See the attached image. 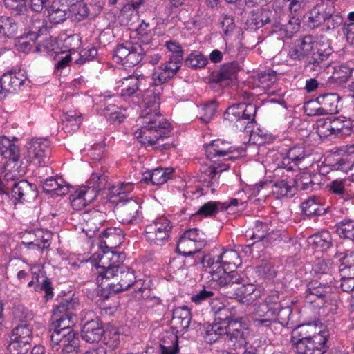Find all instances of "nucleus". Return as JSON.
Instances as JSON below:
<instances>
[{"label":"nucleus","mask_w":354,"mask_h":354,"mask_svg":"<svg viewBox=\"0 0 354 354\" xmlns=\"http://www.w3.org/2000/svg\"><path fill=\"white\" fill-rule=\"evenodd\" d=\"M156 85H152L143 91V109L139 123L140 129L136 132V138L142 145H158L161 150L169 149V145L164 143V138L171 131V124L161 115L159 111L160 97Z\"/></svg>","instance_id":"obj_1"},{"label":"nucleus","mask_w":354,"mask_h":354,"mask_svg":"<svg viewBox=\"0 0 354 354\" xmlns=\"http://www.w3.org/2000/svg\"><path fill=\"white\" fill-rule=\"evenodd\" d=\"M289 54L292 59H305V70L313 75L320 73L329 66L327 59L330 49L322 50L317 44H315L310 35L297 40Z\"/></svg>","instance_id":"obj_2"},{"label":"nucleus","mask_w":354,"mask_h":354,"mask_svg":"<svg viewBox=\"0 0 354 354\" xmlns=\"http://www.w3.org/2000/svg\"><path fill=\"white\" fill-rule=\"evenodd\" d=\"M188 263L194 265L199 262L205 263L206 262L209 266V272L212 277L219 275L228 274L227 272H237L235 269L241 264V259L239 253L234 250H224L222 253L213 258L204 256L199 257L198 259L192 261L187 260Z\"/></svg>","instance_id":"obj_3"},{"label":"nucleus","mask_w":354,"mask_h":354,"mask_svg":"<svg viewBox=\"0 0 354 354\" xmlns=\"http://www.w3.org/2000/svg\"><path fill=\"white\" fill-rule=\"evenodd\" d=\"M292 301L288 299L280 301L279 304L267 308V311L264 315H259L258 317L254 319V323L256 326H265L268 327L270 330L276 328V325L279 323L281 326L287 325L290 319L292 313V308L290 306Z\"/></svg>","instance_id":"obj_4"},{"label":"nucleus","mask_w":354,"mask_h":354,"mask_svg":"<svg viewBox=\"0 0 354 354\" xmlns=\"http://www.w3.org/2000/svg\"><path fill=\"white\" fill-rule=\"evenodd\" d=\"M135 276L132 269L125 265H119L115 270L107 271V275L104 277V281L102 282L104 288H109L113 292L127 290L134 282Z\"/></svg>","instance_id":"obj_5"},{"label":"nucleus","mask_w":354,"mask_h":354,"mask_svg":"<svg viewBox=\"0 0 354 354\" xmlns=\"http://www.w3.org/2000/svg\"><path fill=\"white\" fill-rule=\"evenodd\" d=\"M171 228L170 221L160 217L145 227V239L151 245H163L168 241Z\"/></svg>","instance_id":"obj_6"},{"label":"nucleus","mask_w":354,"mask_h":354,"mask_svg":"<svg viewBox=\"0 0 354 354\" xmlns=\"http://www.w3.org/2000/svg\"><path fill=\"white\" fill-rule=\"evenodd\" d=\"M203 233H199L198 229H189L180 237L176 250L183 256H191L199 252L205 245Z\"/></svg>","instance_id":"obj_7"},{"label":"nucleus","mask_w":354,"mask_h":354,"mask_svg":"<svg viewBox=\"0 0 354 354\" xmlns=\"http://www.w3.org/2000/svg\"><path fill=\"white\" fill-rule=\"evenodd\" d=\"M124 259L123 253H118L113 250L103 251L102 254L95 253L91 257V259L95 263L96 269L102 281L104 277L107 275V271L110 270L115 272L119 265H124L122 262Z\"/></svg>","instance_id":"obj_8"},{"label":"nucleus","mask_w":354,"mask_h":354,"mask_svg":"<svg viewBox=\"0 0 354 354\" xmlns=\"http://www.w3.org/2000/svg\"><path fill=\"white\" fill-rule=\"evenodd\" d=\"M138 202L132 198L121 199L117 203L114 207V212L120 222L124 224H132L139 220Z\"/></svg>","instance_id":"obj_9"},{"label":"nucleus","mask_w":354,"mask_h":354,"mask_svg":"<svg viewBox=\"0 0 354 354\" xmlns=\"http://www.w3.org/2000/svg\"><path fill=\"white\" fill-rule=\"evenodd\" d=\"M50 342L52 349L58 351L62 346V348L77 347L79 344L77 334L73 328H65L61 330L57 328H50Z\"/></svg>","instance_id":"obj_10"},{"label":"nucleus","mask_w":354,"mask_h":354,"mask_svg":"<svg viewBox=\"0 0 354 354\" xmlns=\"http://www.w3.org/2000/svg\"><path fill=\"white\" fill-rule=\"evenodd\" d=\"M50 142L46 138H33L27 145L30 159L40 166L49 163Z\"/></svg>","instance_id":"obj_11"},{"label":"nucleus","mask_w":354,"mask_h":354,"mask_svg":"<svg viewBox=\"0 0 354 354\" xmlns=\"http://www.w3.org/2000/svg\"><path fill=\"white\" fill-rule=\"evenodd\" d=\"M312 162L310 154L306 152L304 147L295 146L288 151L286 157L283 159L282 165L287 170H292L293 166L290 165L292 163L299 169H302L310 166Z\"/></svg>","instance_id":"obj_12"},{"label":"nucleus","mask_w":354,"mask_h":354,"mask_svg":"<svg viewBox=\"0 0 354 354\" xmlns=\"http://www.w3.org/2000/svg\"><path fill=\"white\" fill-rule=\"evenodd\" d=\"M108 180L105 175L97 173L91 174L87 184L82 186L78 191V196L82 195L88 203L93 202L100 190L106 189Z\"/></svg>","instance_id":"obj_13"},{"label":"nucleus","mask_w":354,"mask_h":354,"mask_svg":"<svg viewBox=\"0 0 354 354\" xmlns=\"http://www.w3.org/2000/svg\"><path fill=\"white\" fill-rule=\"evenodd\" d=\"M241 319L231 320L227 325V337L234 349L241 348L247 344L249 331Z\"/></svg>","instance_id":"obj_14"},{"label":"nucleus","mask_w":354,"mask_h":354,"mask_svg":"<svg viewBox=\"0 0 354 354\" xmlns=\"http://www.w3.org/2000/svg\"><path fill=\"white\" fill-rule=\"evenodd\" d=\"M224 275L213 277L215 280H218L221 286L223 288V291L230 298H238L240 296L242 288L243 273L227 272Z\"/></svg>","instance_id":"obj_15"},{"label":"nucleus","mask_w":354,"mask_h":354,"mask_svg":"<svg viewBox=\"0 0 354 354\" xmlns=\"http://www.w3.org/2000/svg\"><path fill=\"white\" fill-rule=\"evenodd\" d=\"M324 331L319 330L315 324L308 323L301 324L294 329L292 332V341H312L327 342L326 335Z\"/></svg>","instance_id":"obj_16"},{"label":"nucleus","mask_w":354,"mask_h":354,"mask_svg":"<svg viewBox=\"0 0 354 354\" xmlns=\"http://www.w3.org/2000/svg\"><path fill=\"white\" fill-rule=\"evenodd\" d=\"M105 221V213L97 209H91L82 214V224L84 225L83 231L89 238L94 236Z\"/></svg>","instance_id":"obj_17"},{"label":"nucleus","mask_w":354,"mask_h":354,"mask_svg":"<svg viewBox=\"0 0 354 354\" xmlns=\"http://www.w3.org/2000/svg\"><path fill=\"white\" fill-rule=\"evenodd\" d=\"M26 79L24 72L21 71L3 74L0 79V100L6 97V93H12L19 88Z\"/></svg>","instance_id":"obj_18"},{"label":"nucleus","mask_w":354,"mask_h":354,"mask_svg":"<svg viewBox=\"0 0 354 354\" xmlns=\"http://www.w3.org/2000/svg\"><path fill=\"white\" fill-rule=\"evenodd\" d=\"M230 167L228 164H218L217 166H209L205 169L198 176V180L203 183V187L200 191H203L205 188H210L211 192L214 193L216 187L218 185V178L216 175Z\"/></svg>","instance_id":"obj_19"},{"label":"nucleus","mask_w":354,"mask_h":354,"mask_svg":"<svg viewBox=\"0 0 354 354\" xmlns=\"http://www.w3.org/2000/svg\"><path fill=\"white\" fill-rule=\"evenodd\" d=\"M339 96L335 93L319 95L315 99V102L319 105L315 111V115H323L335 114L338 112Z\"/></svg>","instance_id":"obj_20"},{"label":"nucleus","mask_w":354,"mask_h":354,"mask_svg":"<svg viewBox=\"0 0 354 354\" xmlns=\"http://www.w3.org/2000/svg\"><path fill=\"white\" fill-rule=\"evenodd\" d=\"M333 12H335L334 3L330 0H324L310 11L309 21L313 24V26L325 24L327 19Z\"/></svg>","instance_id":"obj_21"},{"label":"nucleus","mask_w":354,"mask_h":354,"mask_svg":"<svg viewBox=\"0 0 354 354\" xmlns=\"http://www.w3.org/2000/svg\"><path fill=\"white\" fill-rule=\"evenodd\" d=\"M124 239L122 230L120 228H108L100 236L99 247L103 251L112 250L120 246Z\"/></svg>","instance_id":"obj_22"},{"label":"nucleus","mask_w":354,"mask_h":354,"mask_svg":"<svg viewBox=\"0 0 354 354\" xmlns=\"http://www.w3.org/2000/svg\"><path fill=\"white\" fill-rule=\"evenodd\" d=\"M332 288L328 283H322L319 280H313L307 285L306 299L310 302H315L317 299L326 301L330 299Z\"/></svg>","instance_id":"obj_23"},{"label":"nucleus","mask_w":354,"mask_h":354,"mask_svg":"<svg viewBox=\"0 0 354 354\" xmlns=\"http://www.w3.org/2000/svg\"><path fill=\"white\" fill-rule=\"evenodd\" d=\"M191 319L190 310L186 306L177 308L173 311L171 328L176 333H184L187 330Z\"/></svg>","instance_id":"obj_24"},{"label":"nucleus","mask_w":354,"mask_h":354,"mask_svg":"<svg viewBox=\"0 0 354 354\" xmlns=\"http://www.w3.org/2000/svg\"><path fill=\"white\" fill-rule=\"evenodd\" d=\"M239 71L237 63L232 62L222 66L216 75H213L212 82L220 84L221 86H228L236 80V75Z\"/></svg>","instance_id":"obj_25"},{"label":"nucleus","mask_w":354,"mask_h":354,"mask_svg":"<svg viewBox=\"0 0 354 354\" xmlns=\"http://www.w3.org/2000/svg\"><path fill=\"white\" fill-rule=\"evenodd\" d=\"M104 332L102 324L97 319H92L83 326L81 335L86 342L94 343L101 339Z\"/></svg>","instance_id":"obj_26"},{"label":"nucleus","mask_w":354,"mask_h":354,"mask_svg":"<svg viewBox=\"0 0 354 354\" xmlns=\"http://www.w3.org/2000/svg\"><path fill=\"white\" fill-rule=\"evenodd\" d=\"M326 342L295 341L293 344L297 354H324Z\"/></svg>","instance_id":"obj_27"},{"label":"nucleus","mask_w":354,"mask_h":354,"mask_svg":"<svg viewBox=\"0 0 354 354\" xmlns=\"http://www.w3.org/2000/svg\"><path fill=\"white\" fill-rule=\"evenodd\" d=\"M41 186L46 193H53L57 196H64L69 192V186L61 178L56 179L53 177L41 181Z\"/></svg>","instance_id":"obj_28"},{"label":"nucleus","mask_w":354,"mask_h":354,"mask_svg":"<svg viewBox=\"0 0 354 354\" xmlns=\"http://www.w3.org/2000/svg\"><path fill=\"white\" fill-rule=\"evenodd\" d=\"M254 84L256 87L261 88L264 91H269L277 81V73L268 70L257 73L252 77Z\"/></svg>","instance_id":"obj_29"},{"label":"nucleus","mask_w":354,"mask_h":354,"mask_svg":"<svg viewBox=\"0 0 354 354\" xmlns=\"http://www.w3.org/2000/svg\"><path fill=\"white\" fill-rule=\"evenodd\" d=\"M234 151V148L228 147L225 142L221 140H214L206 146L205 153L207 158L212 160L216 157L230 154Z\"/></svg>","instance_id":"obj_30"},{"label":"nucleus","mask_w":354,"mask_h":354,"mask_svg":"<svg viewBox=\"0 0 354 354\" xmlns=\"http://www.w3.org/2000/svg\"><path fill=\"white\" fill-rule=\"evenodd\" d=\"M10 187L12 189V196L19 201L26 200L32 196L34 192L32 185L25 180L19 182H13Z\"/></svg>","instance_id":"obj_31"},{"label":"nucleus","mask_w":354,"mask_h":354,"mask_svg":"<svg viewBox=\"0 0 354 354\" xmlns=\"http://www.w3.org/2000/svg\"><path fill=\"white\" fill-rule=\"evenodd\" d=\"M0 154L15 162L19 160V148L4 136L0 137Z\"/></svg>","instance_id":"obj_32"},{"label":"nucleus","mask_w":354,"mask_h":354,"mask_svg":"<svg viewBox=\"0 0 354 354\" xmlns=\"http://www.w3.org/2000/svg\"><path fill=\"white\" fill-rule=\"evenodd\" d=\"M319 177L318 174L310 173H301L296 176L293 180L294 186L297 189L312 191L315 186H318L319 183L315 182V178Z\"/></svg>","instance_id":"obj_33"},{"label":"nucleus","mask_w":354,"mask_h":354,"mask_svg":"<svg viewBox=\"0 0 354 354\" xmlns=\"http://www.w3.org/2000/svg\"><path fill=\"white\" fill-rule=\"evenodd\" d=\"M77 304L73 300L64 299L54 309L52 315L53 320H60L62 317H73Z\"/></svg>","instance_id":"obj_34"},{"label":"nucleus","mask_w":354,"mask_h":354,"mask_svg":"<svg viewBox=\"0 0 354 354\" xmlns=\"http://www.w3.org/2000/svg\"><path fill=\"white\" fill-rule=\"evenodd\" d=\"M303 213L307 216H319L326 213V209L322 207L319 198L316 196L309 198L301 203Z\"/></svg>","instance_id":"obj_35"},{"label":"nucleus","mask_w":354,"mask_h":354,"mask_svg":"<svg viewBox=\"0 0 354 354\" xmlns=\"http://www.w3.org/2000/svg\"><path fill=\"white\" fill-rule=\"evenodd\" d=\"M241 292H240V298L246 299L250 301H254L259 298L261 295V288H257L253 283L249 282L248 277L243 274Z\"/></svg>","instance_id":"obj_36"},{"label":"nucleus","mask_w":354,"mask_h":354,"mask_svg":"<svg viewBox=\"0 0 354 354\" xmlns=\"http://www.w3.org/2000/svg\"><path fill=\"white\" fill-rule=\"evenodd\" d=\"M50 22L57 24L63 22L66 19V6L60 5L58 2L52 1L51 5L47 10Z\"/></svg>","instance_id":"obj_37"},{"label":"nucleus","mask_w":354,"mask_h":354,"mask_svg":"<svg viewBox=\"0 0 354 354\" xmlns=\"http://www.w3.org/2000/svg\"><path fill=\"white\" fill-rule=\"evenodd\" d=\"M296 192V188L294 183H288L286 180H281L276 182L272 187V193L277 198L292 196Z\"/></svg>","instance_id":"obj_38"},{"label":"nucleus","mask_w":354,"mask_h":354,"mask_svg":"<svg viewBox=\"0 0 354 354\" xmlns=\"http://www.w3.org/2000/svg\"><path fill=\"white\" fill-rule=\"evenodd\" d=\"M14 339L26 341L31 344L32 340V330L30 325L27 322H21L12 330Z\"/></svg>","instance_id":"obj_39"},{"label":"nucleus","mask_w":354,"mask_h":354,"mask_svg":"<svg viewBox=\"0 0 354 354\" xmlns=\"http://www.w3.org/2000/svg\"><path fill=\"white\" fill-rule=\"evenodd\" d=\"M159 70L160 71H156L153 74V79L156 85L161 84L173 77L178 71V67L176 66L173 68L170 66L165 65L163 67L160 66Z\"/></svg>","instance_id":"obj_40"},{"label":"nucleus","mask_w":354,"mask_h":354,"mask_svg":"<svg viewBox=\"0 0 354 354\" xmlns=\"http://www.w3.org/2000/svg\"><path fill=\"white\" fill-rule=\"evenodd\" d=\"M159 70L160 71H156L153 74V79L156 85L161 84L173 77L178 71V67L176 66L173 68L170 66L165 65L163 67L160 66Z\"/></svg>","instance_id":"obj_41"},{"label":"nucleus","mask_w":354,"mask_h":354,"mask_svg":"<svg viewBox=\"0 0 354 354\" xmlns=\"http://www.w3.org/2000/svg\"><path fill=\"white\" fill-rule=\"evenodd\" d=\"M270 228L266 223L257 221L254 226L245 232V236L257 241H261L266 238Z\"/></svg>","instance_id":"obj_42"},{"label":"nucleus","mask_w":354,"mask_h":354,"mask_svg":"<svg viewBox=\"0 0 354 354\" xmlns=\"http://www.w3.org/2000/svg\"><path fill=\"white\" fill-rule=\"evenodd\" d=\"M145 52L142 46L138 43H133L129 56L125 60L124 66H131L140 63L143 59Z\"/></svg>","instance_id":"obj_43"},{"label":"nucleus","mask_w":354,"mask_h":354,"mask_svg":"<svg viewBox=\"0 0 354 354\" xmlns=\"http://www.w3.org/2000/svg\"><path fill=\"white\" fill-rule=\"evenodd\" d=\"M17 32V25L15 21L8 17H0V34L4 37H11Z\"/></svg>","instance_id":"obj_44"},{"label":"nucleus","mask_w":354,"mask_h":354,"mask_svg":"<svg viewBox=\"0 0 354 354\" xmlns=\"http://www.w3.org/2000/svg\"><path fill=\"white\" fill-rule=\"evenodd\" d=\"M312 244L321 250H327L332 245V237L327 230H322L310 238Z\"/></svg>","instance_id":"obj_45"},{"label":"nucleus","mask_w":354,"mask_h":354,"mask_svg":"<svg viewBox=\"0 0 354 354\" xmlns=\"http://www.w3.org/2000/svg\"><path fill=\"white\" fill-rule=\"evenodd\" d=\"M32 344L12 338L7 346V354H27Z\"/></svg>","instance_id":"obj_46"},{"label":"nucleus","mask_w":354,"mask_h":354,"mask_svg":"<svg viewBox=\"0 0 354 354\" xmlns=\"http://www.w3.org/2000/svg\"><path fill=\"white\" fill-rule=\"evenodd\" d=\"M273 16L274 15L272 10L268 8H262L258 10L253 14L252 21L257 28H260L267 24L271 23Z\"/></svg>","instance_id":"obj_47"},{"label":"nucleus","mask_w":354,"mask_h":354,"mask_svg":"<svg viewBox=\"0 0 354 354\" xmlns=\"http://www.w3.org/2000/svg\"><path fill=\"white\" fill-rule=\"evenodd\" d=\"M335 170H340L344 172L354 171V153L344 154L336 162L332 165Z\"/></svg>","instance_id":"obj_48"},{"label":"nucleus","mask_w":354,"mask_h":354,"mask_svg":"<svg viewBox=\"0 0 354 354\" xmlns=\"http://www.w3.org/2000/svg\"><path fill=\"white\" fill-rule=\"evenodd\" d=\"M32 279L30 281L28 286L30 288H34L35 290H44L46 292V297H52L53 296V288L51 286V283L48 279H45L43 280L41 283V286H39V284L40 283L39 281V274H37L36 272L32 271Z\"/></svg>","instance_id":"obj_49"},{"label":"nucleus","mask_w":354,"mask_h":354,"mask_svg":"<svg viewBox=\"0 0 354 354\" xmlns=\"http://www.w3.org/2000/svg\"><path fill=\"white\" fill-rule=\"evenodd\" d=\"M139 77L138 76L130 75L125 78L122 84V96H131L135 93L139 88Z\"/></svg>","instance_id":"obj_50"},{"label":"nucleus","mask_w":354,"mask_h":354,"mask_svg":"<svg viewBox=\"0 0 354 354\" xmlns=\"http://www.w3.org/2000/svg\"><path fill=\"white\" fill-rule=\"evenodd\" d=\"M174 173L173 169H163L162 168H158L151 171L150 176L151 182L153 185H162L167 181L168 179L171 178V175Z\"/></svg>","instance_id":"obj_51"},{"label":"nucleus","mask_w":354,"mask_h":354,"mask_svg":"<svg viewBox=\"0 0 354 354\" xmlns=\"http://www.w3.org/2000/svg\"><path fill=\"white\" fill-rule=\"evenodd\" d=\"M82 115L81 114H68L65 115L63 119V129L66 132H73L77 130L82 123Z\"/></svg>","instance_id":"obj_52"},{"label":"nucleus","mask_w":354,"mask_h":354,"mask_svg":"<svg viewBox=\"0 0 354 354\" xmlns=\"http://www.w3.org/2000/svg\"><path fill=\"white\" fill-rule=\"evenodd\" d=\"M133 43L126 41L123 44H119L114 50V59L118 63L124 65L125 60L129 56V53L132 48Z\"/></svg>","instance_id":"obj_53"},{"label":"nucleus","mask_w":354,"mask_h":354,"mask_svg":"<svg viewBox=\"0 0 354 354\" xmlns=\"http://www.w3.org/2000/svg\"><path fill=\"white\" fill-rule=\"evenodd\" d=\"M352 68L346 65H339L335 68L332 78L337 83L344 84L351 77Z\"/></svg>","instance_id":"obj_54"},{"label":"nucleus","mask_w":354,"mask_h":354,"mask_svg":"<svg viewBox=\"0 0 354 354\" xmlns=\"http://www.w3.org/2000/svg\"><path fill=\"white\" fill-rule=\"evenodd\" d=\"M214 315V322L223 325H227L231 320H235L231 310L224 306H222L216 310Z\"/></svg>","instance_id":"obj_55"},{"label":"nucleus","mask_w":354,"mask_h":354,"mask_svg":"<svg viewBox=\"0 0 354 354\" xmlns=\"http://www.w3.org/2000/svg\"><path fill=\"white\" fill-rule=\"evenodd\" d=\"M4 5L15 15L24 14L28 10L26 0H4Z\"/></svg>","instance_id":"obj_56"},{"label":"nucleus","mask_w":354,"mask_h":354,"mask_svg":"<svg viewBox=\"0 0 354 354\" xmlns=\"http://www.w3.org/2000/svg\"><path fill=\"white\" fill-rule=\"evenodd\" d=\"M207 59L201 53H192L185 60V64L192 68H198L205 66Z\"/></svg>","instance_id":"obj_57"},{"label":"nucleus","mask_w":354,"mask_h":354,"mask_svg":"<svg viewBox=\"0 0 354 354\" xmlns=\"http://www.w3.org/2000/svg\"><path fill=\"white\" fill-rule=\"evenodd\" d=\"M221 203L219 202H208L202 205L198 211V214L204 216H212L215 215L219 209H221Z\"/></svg>","instance_id":"obj_58"},{"label":"nucleus","mask_w":354,"mask_h":354,"mask_svg":"<svg viewBox=\"0 0 354 354\" xmlns=\"http://www.w3.org/2000/svg\"><path fill=\"white\" fill-rule=\"evenodd\" d=\"M216 106L215 101L203 104L201 109L203 113H201L199 119L203 122H209L216 111Z\"/></svg>","instance_id":"obj_59"},{"label":"nucleus","mask_w":354,"mask_h":354,"mask_svg":"<svg viewBox=\"0 0 354 354\" xmlns=\"http://www.w3.org/2000/svg\"><path fill=\"white\" fill-rule=\"evenodd\" d=\"M244 107V103L234 104L227 109L224 113L225 120L234 121L241 118L242 108Z\"/></svg>","instance_id":"obj_60"},{"label":"nucleus","mask_w":354,"mask_h":354,"mask_svg":"<svg viewBox=\"0 0 354 354\" xmlns=\"http://www.w3.org/2000/svg\"><path fill=\"white\" fill-rule=\"evenodd\" d=\"M341 272V288L344 292H351L354 290V276H350L346 270H340Z\"/></svg>","instance_id":"obj_61"},{"label":"nucleus","mask_w":354,"mask_h":354,"mask_svg":"<svg viewBox=\"0 0 354 354\" xmlns=\"http://www.w3.org/2000/svg\"><path fill=\"white\" fill-rule=\"evenodd\" d=\"M340 236L354 241V221H348L342 222L338 227Z\"/></svg>","instance_id":"obj_62"},{"label":"nucleus","mask_w":354,"mask_h":354,"mask_svg":"<svg viewBox=\"0 0 354 354\" xmlns=\"http://www.w3.org/2000/svg\"><path fill=\"white\" fill-rule=\"evenodd\" d=\"M330 188L333 193L340 196L344 201L348 199V194L346 193L344 182L342 180H334L331 182Z\"/></svg>","instance_id":"obj_63"},{"label":"nucleus","mask_w":354,"mask_h":354,"mask_svg":"<svg viewBox=\"0 0 354 354\" xmlns=\"http://www.w3.org/2000/svg\"><path fill=\"white\" fill-rule=\"evenodd\" d=\"M221 24L222 29L226 36L230 35L234 32L236 26L232 16L228 15H223Z\"/></svg>","instance_id":"obj_64"}]
</instances>
